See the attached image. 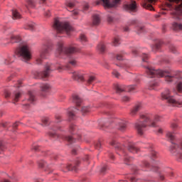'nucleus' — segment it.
Returning a JSON list of instances; mask_svg holds the SVG:
<instances>
[{"label":"nucleus","instance_id":"obj_58","mask_svg":"<svg viewBox=\"0 0 182 182\" xmlns=\"http://www.w3.org/2000/svg\"><path fill=\"white\" fill-rule=\"evenodd\" d=\"M73 16H77L79 15V10H73L72 11Z\"/></svg>","mask_w":182,"mask_h":182},{"label":"nucleus","instance_id":"obj_63","mask_svg":"<svg viewBox=\"0 0 182 182\" xmlns=\"http://www.w3.org/2000/svg\"><path fill=\"white\" fill-rule=\"evenodd\" d=\"M106 168L107 166H104L102 168H101V173H105L106 171Z\"/></svg>","mask_w":182,"mask_h":182},{"label":"nucleus","instance_id":"obj_50","mask_svg":"<svg viewBox=\"0 0 182 182\" xmlns=\"http://www.w3.org/2000/svg\"><path fill=\"white\" fill-rule=\"evenodd\" d=\"M12 62H14V60L11 59V57H9L6 60H4V64L9 65V63H12Z\"/></svg>","mask_w":182,"mask_h":182},{"label":"nucleus","instance_id":"obj_42","mask_svg":"<svg viewBox=\"0 0 182 182\" xmlns=\"http://www.w3.org/2000/svg\"><path fill=\"white\" fill-rule=\"evenodd\" d=\"M111 146H114L115 149H119L120 148V144L117 143L116 141H112L110 143Z\"/></svg>","mask_w":182,"mask_h":182},{"label":"nucleus","instance_id":"obj_27","mask_svg":"<svg viewBox=\"0 0 182 182\" xmlns=\"http://www.w3.org/2000/svg\"><path fill=\"white\" fill-rule=\"evenodd\" d=\"M97 49L99 50V52L103 53V52L106 50V46H105V43H100L97 46Z\"/></svg>","mask_w":182,"mask_h":182},{"label":"nucleus","instance_id":"obj_16","mask_svg":"<svg viewBox=\"0 0 182 182\" xmlns=\"http://www.w3.org/2000/svg\"><path fill=\"white\" fill-rule=\"evenodd\" d=\"M72 77L74 80H77V82H82L83 80V73L80 71H73Z\"/></svg>","mask_w":182,"mask_h":182},{"label":"nucleus","instance_id":"obj_56","mask_svg":"<svg viewBox=\"0 0 182 182\" xmlns=\"http://www.w3.org/2000/svg\"><path fill=\"white\" fill-rule=\"evenodd\" d=\"M122 102H130V97H127V96H124L122 97Z\"/></svg>","mask_w":182,"mask_h":182},{"label":"nucleus","instance_id":"obj_3","mask_svg":"<svg viewBox=\"0 0 182 182\" xmlns=\"http://www.w3.org/2000/svg\"><path fill=\"white\" fill-rule=\"evenodd\" d=\"M165 6H162L164 11H171L172 19L182 21V0H168Z\"/></svg>","mask_w":182,"mask_h":182},{"label":"nucleus","instance_id":"obj_17","mask_svg":"<svg viewBox=\"0 0 182 182\" xmlns=\"http://www.w3.org/2000/svg\"><path fill=\"white\" fill-rule=\"evenodd\" d=\"M128 151H129V153H133V154H136V153H139V148L136 147V145L133 143H131L128 145Z\"/></svg>","mask_w":182,"mask_h":182},{"label":"nucleus","instance_id":"obj_7","mask_svg":"<svg viewBox=\"0 0 182 182\" xmlns=\"http://www.w3.org/2000/svg\"><path fill=\"white\" fill-rule=\"evenodd\" d=\"M53 28L58 33L70 35V32L73 31V28L68 23L60 22L59 20H55Z\"/></svg>","mask_w":182,"mask_h":182},{"label":"nucleus","instance_id":"obj_40","mask_svg":"<svg viewBox=\"0 0 182 182\" xmlns=\"http://www.w3.org/2000/svg\"><path fill=\"white\" fill-rule=\"evenodd\" d=\"M28 4L31 8H35V5L36 4V0H28Z\"/></svg>","mask_w":182,"mask_h":182},{"label":"nucleus","instance_id":"obj_14","mask_svg":"<svg viewBox=\"0 0 182 182\" xmlns=\"http://www.w3.org/2000/svg\"><path fill=\"white\" fill-rule=\"evenodd\" d=\"M124 10L128 12H136L137 11V4L134 1H132L129 4L124 6Z\"/></svg>","mask_w":182,"mask_h":182},{"label":"nucleus","instance_id":"obj_45","mask_svg":"<svg viewBox=\"0 0 182 182\" xmlns=\"http://www.w3.org/2000/svg\"><path fill=\"white\" fill-rule=\"evenodd\" d=\"M43 122V124H44V126H48V124H49V118L48 117H45L42 119Z\"/></svg>","mask_w":182,"mask_h":182},{"label":"nucleus","instance_id":"obj_15","mask_svg":"<svg viewBox=\"0 0 182 182\" xmlns=\"http://www.w3.org/2000/svg\"><path fill=\"white\" fill-rule=\"evenodd\" d=\"M141 167L142 168V169H141L142 171H147V170H146V168H150L151 171H157V170H159L158 166H150V164H149V162H147L146 161L142 162Z\"/></svg>","mask_w":182,"mask_h":182},{"label":"nucleus","instance_id":"obj_1","mask_svg":"<svg viewBox=\"0 0 182 182\" xmlns=\"http://www.w3.org/2000/svg\"><path fill=\"white\" fill-rule=\"evenodd\" d=\"M171 129L173 130V132H166V139L168 140L171 141V145L170 147V152L173 156H176L177 157H179V159H182V141H178L176 139L175 134H177L176 130H178V124L176 122H172L171 123Z\"/></svg>","mask_w":182,"mask_h":182},{"label":"nucleus","instance_id":"obj_8","mask_svg":"<svg viewBox=\"0 0 182 182\" xmlns=\"http://www.w3.org/2000/svg\"><path fill=\"white\" fill-rule=\"evenodd\" d=\"M161 97L164 100H167L168 103L171 106H181L182 102H177L173 96H171V93L170 92V90L168 89L165 90L162 93H161Z\"/></svg>","mask_w":182,"mask_h":182},{"label":"nucleus","instance_id":"obj_28","mask_svg":"<svg viewBox=\"0 0 182 182\" xmlns=\"http://www.w3.org/2000/svg\"><path fill=\"white\" fill-rule=\"evenodd\" d=\"M22 93L21 92H16L14 95V103H16V102L19 101Z\"/></svg>","mask_w":182,"mask_h":182},{"label":"nucleus","instance_id":"obj_4","mask_svg":"<svg viewBox=\"0 0 182 182\" xmlns=\"http://www.w3.org/2000/svg\"><path fill=\"white\" fill-rule=\"evenodd\" d=\"M146 69L149 77H165V80L166 82H168V83L174 82V80L178 77V75L174 71L154 70L150 66L146 67Z\"/></svg>","mask_w":182,"mask_h":182},{"label":"nucleus","instance_id":"obj_53","mask_svg":"<svg viewBox=\"0 0 182 182\" xmlns=\"http://www.w3.org/2000/svg\"><path fill=\"white\" fill-rule=\"evenodd\" d=\"M89 4L88 3H84L83 4V11L84 12H86V11H87V9H89Z\"/></svg>","mask_w":182,"mask_h":182},{"label":"nucleus","instance_id":"obj_35","mask_svg":"<svg viewBox=\"0 0 182 182\" xmlns=\"http://www.w3.org/2000/svg\"><path fill=\"white\" fill-rule=\"evenodd\" d=\"M123 156H124V160L126 164H127V161H132L133 157H130L129 155H127V154L124 152Z\"/></svg>","mask_w":182,"mask_h":182},{"label":"nucleus","instance_id":"obj_38","mask_svg":"<svg viewBox=\"0 0 182 182\" xmlns=\"http://www.w3.org/2000/svg\"><path fill=\"white\" fill-rule=\"evenodd\" d=\"M11 42H15L18 43V42H21V37L18 36H13L11 37Z\"/></svg>","mask_w":182,"mask_h":182},{"label":"nucleus","instance_id":"obj_30","mask_svg":"<svg viewBox=\"0 0 182 182\" xmlns=\"http://www.w3.org/2000/svg\"><path fill=\"white\" fill-rule=\"evenodd\" d=\"M142 6H144V8H145L146 9H149V11H154V8L153 7V6H151V4H150L149 2L146 1L145 3H144L142 4Z\"/></svg>","mask_w":182,"mask_h":182},{"label":"nucleus","instance_id":"obj_20","mask_svg":"<svg viewBox=\"0 0 182 182\" xmlns=\"http://www.w3.org/2000/svg\"><path fill=\"white\" fill-rule=\"evenodd\" d=\"M92 25L97 26L100 25V16L99 14H94L92 16Z\"/></svg>","mask_w":182,"mask_h":182},{"label":"nucleus","instance_id":"obj_49","mask_svg":"<svg viewBox=\"0 0 182 182\" xmlns=\"http://www.w3.org/2000/svg\"><path fill=\"white\" fill-rule=\"evenodd\" d=\"M95 149H97V150H100V148L102 147V143H100V141L96 142L95 144Z\"/></svg>","mask_w":182,"mask_h":182},{"label":"nucleus","instance_id":"obj_59","mask_svg":"<svg viewBox=\"0 0 182 182\" xmlns=\"http://www.w3.org/2000/svg\"><path fill=\"white\" fill-rule=\"evenodd\" d=\"M49 136L50 137H58V134H56V133L55 132H49Z\"/></svg>","mask_w":182,"mask_h":182},{"label":"nucleus","instance_id":"obj_13","mask_svg":"<svg viewBox=\"0 0 182 182\" xmlns=\"http://www.w3.org/2000/svg\"><path fill=\"white\" fill-rule=\"evenodd\" d=\"M69 132L71 134H74L73 138L72 136H66L65 140L68 141L69 143L75 142V139H76V134L77 133V127L74 124L70 126Z\"/></svg>","mask_w":182,"mask_h":182},{"label":"nucleus","instance_id":"obj_57","mask_svg":"<svg viewBox=\"0 0 182 182\" xmlns=\"http://www.w3.org/2000/svg\"><path fill=\"white\" fill-rule=\"evenodd\" d=\"M32 150H34V151H38L39 146H38L36 144L33 145Z\"/></svg>","mask_w":182,"mask_h":182},{"label":"nucleus","instance_id":"obj_46","mask_svg":"<svg viewBox=\"0 0 182 182\" xmlns=\"http://www.w3.org/2000/svg\"><path fill=\"white\" fill-rule=\"evenodd\" d=\"M65 5L68 8H73V6H75V3L72 1H67Z\"/></svg>","mask_w":182,"mask_h":182},{"label":"nucleus","instance_id":"obj_5","mask_svg":"<svg viewBox=\"0 0 182 182\" xmlns=\"http://www.w3.org/2000/svg\"><path fill=\"white\" fill-rule=\"evenodd\" d=\"M16 55L23 62H29L32 59V54L31 53V48L28 44L24 43L18 47L15 50Z\"/></svg>","mask_w":182,"mask_h":182},{"label":"nucleus","instance_id":"obj_9","mask_svg":"<svg viewBox=\"0 0 182 182\" xmlns=\"http://www.w3.org/2000/svg\"><path fill=\"white\" fill-rule=\"evenodd\" d=\"M120 2V0H114L110 1V0H99L96 1V5H102L105 9H110V8H116L117 4Z\"/></svg>","mask_w":182,"mask_h":182},{"label":"nucleus","instance_id":"obj_51","mask_svg":"<svg viewBox=\"0 0 182 182\" xmlns=\"http://www.w3.org/2000/svg\"><path fill=\"white\" fill-rule=\"evenodd\" d=\"M124 55L122 53L117 54L116 56L117 60H123Z\"/></svg>","mask_w":182,"mask_h":182},{"label":"nucleus","instance_id":"obj_32","mask_svg":"<svg viewBox=\"0 0 182 182\" xmlns=\"http://www.w3.org/2000/svg\"><path fill=\"white\" fill-rule=\"evenodd\" d=\"M36 24L33 22L28 23L26 26L25 27L26 29L28 31H33L35 29Z\"/></svg>","mask_w":182,"mask_h":182},{"label":"nucleus","instance_id":"obj_54","mask_svg":"<svg viewBox=\"0 0 182 182\" xmlns=\"http://www.w3.org/2000/svg\"><path fill=\"white\" fill-rule=\"evenodd\" d=\"M128 178H129L130 182L137 181V179H136V177H134V176H129Z\"/></svg>","mask_w":182,"mask_h":182},{"label":"nucleus","instance_id":"obj_39","mask_svg":"<svg viewBox=\"0 0 182 182\" xmlns=\"http://www.w3.org/2000/svg\"><path fill=\"white\" fill-rule=\"evenodd\" d=\"M67 170H68V171H76V170H77V168H76V166H72V165H68L66 166Z\"/></svg>","mask_w":182,"mask_h":182},{"label":"nucleus","instance_id":"obj_48","mask_svg":"<svg viewBox=\"0 0 182 182\" xmlns=\"http://www.w3.org/2000/svg\"><path fill=\"white\" fill-rule=\"evenodd\" d=\"M112 75H113V76H114L115 77H120V73L117 71V70H114L113 71H112Z\"/></svg>","mask_w":182,"mask_h":182},{"label":"nucleus","instance_id":"obj_29","mask_svg":"<svg viewBox=\"0 0 182 182\" xmlns=\"http://www.w3.org/2000/svg\"><path fill=\"white\" fill-rule=\"evenodd\" d=\"M79 41L82 45H86V43L87 42V38L85 34H80Z\"/></svg>","mask_w":182,"mask_h":182},{"label":"nucleus","instance_id":"obj_22","mask_svg":"<svg viewBox=\"0 0 182 182\" xmlns=\"http://www.w3.org/2000/svg\"><path fill=\"white\" fill-rule=\"evenodd\" d=\"M73 101L76 104L77 107H79V106H80V103H82V99H80V97L77 95H73Z\"/></svg>","mask_w":182,"mask_h":182},{"label":"nucleus","instance_id":"obj_34","mask_svg":"<svg viewBox=\"0 0 182 182\" xmlns=\"http://www.w3.org/2000/svg\"><path fill=\"white\" fill-rule=\"evenodd\" d=\"M112 45L114 46H119V45H120V38H119L118 36L114 37L112 41Z\"/></svg>","mask_w":182,"mask_h":182},{"label":"nucleus","instance_id":"obj_12","mask_svg":"<svg viewBox=\"0 0 182 182\" xmlns=\"http://www.w3.org/2000/svg\"><path fill=\"white\" fill-rule=\"evenodd\" d=\"M114 89L117 93H122L123 92H133L134 89H136V85H122L119 84H116L114 85Z\"/></svg>","mask_w":182,"mask_h":182},{"label":"nucleus","instance_id":"obj_44","mask_svg":"<svg viewBox=\"0 0 182 182\" xmlns=\"http://www.w3.org/2000/svg\"><path fill=\"white\" fill-rule=\"evenodd\" d=\"M95 76H90L87 80L88 85H92V83L95 82Z\"/></svg>","mask_w":182,"mask_h":182},{"label":"nucleus","instance_id":"obj_19","mask_svg":"<svg viewBox=\"0 0 182 182\" xmlns=\"http://www.w3.org/2000/svg\"><path fill=\"white\" fill-rule=\"evenodd\" d=\"M141 109V104H137L136 105L133 109H131V112L130 114L131 116H136V114H137V112H139V110H140Z\"/></svg>","mask_w":182,"mask_h":182},{"label":"nucleus","instance_id":"obj_25","mask_svg":"<svg viewBox=\"0 0 182 182\" xmlns=\"http://www.w3.org/2000/svg\"><path fill=\"white\" fill-rule=\"evenodd\" d=\"M171 28L173 31H182V24L174 22L172 23Z\"/></svg>","mask_w":182,"mask_h":182},{"label":"nucleus","instance_id":"obj_24","mask_svg":"<svg viewBox=\"0 0 182 182\" xmlns=\"http://www.w3.org/2000/svg\"><path fill=\"white\" fill-rule=\"evenodd\" d=\"M91 110L92 108L90 106H82L81 108V113L83 116H85V114H87V113H89Z\"/></svg>","mask_w":182,"mask_h":182},{"label":"nucleus","instance_id":"obj_52","mask_svg":"<svg viewBox=\"0 0 182 182\" xmlns=\"http://www.w3.org/2000/svg\"><path fill=\"white\" fill-rule=\"evenodd\" d=\"M151 159L152 160H154V159H157V152L155 151H151Z\"/></svg>","mask_w":182,"mask_h":182},{"label":"nucleus","instance_id":"obj_2","mask_svg":"<svg viewBox=\"0 0 182 182\" xmlns=\"http://www.w3.org/2000/svg\"><path fill=\"white\" fill-rule=\"evenodd\" d=\"M161 119L159 115H156L153 119H151L149 115H141L139 120L135 123V129L138 134L143 136L147 127H156L157 126L156 123L160 122Z\"/></svg>","mask_w":182,"mask_h":182},{"label":"nucleus","instance_id":"obj_21","mask_svg":"<svg viewBox=\"0 0 182 182\" xmlns=\"http://www.w3.org/2000/svg\"><path fill=\"white\" fill-rule=\"evenodd\" d=\"M28 98L27 99L29 103H33L36 100L35 98V92L33 91H28Z\"/></svg>","mask_w":182,"mask_h":182},{"label":"nucleus","instance_id":"obj_36","mask_svg":"<svg viewBox=\"0 0 182 182\" xmlns=\"http://www.w3.org/2000/svg\"><path fill=\"white\" fill-rule=\"evenodd\" d=\"M38 166L41 167V168H49V166H48V164L45 161H40L38 162Z\"/></svg>","mask_w":182,"mask_h":182},{"label":"nucleus","instance_id":"obj_47","mask_svg":"<svg viewBox=\"0 0 182 182\" xmlns=\"http://www.w3.org/2000/svg\"><path fill=\"white\" fill-rule=\"evenodd\" d=\"M69 63H70V65H72V66H76L77 61L75 59L71 58L69 60Z\"/></svg>","mask_w":182,"mask_h":182},{"label":"nucleus","instance_id":"obj_6","mask_svg":"<svg viewBox=\"0 0 182 182\" xmlns=\"http://www.w3.org/2000/svg\"><path fill=\"white\" fill-rule=\"evenodd\" d=\"M77 52H80V49L73 46L65 47L63 42L60 41L57 43L55 56L62 58L63 55H72V53H76Z\"/></svg>","mask_w":182,"mask_h":182},{"label":"nucleus","instance_id":"obj_26","mask_svg":"<svg viewBox=\"0 0 182 182\" xmlns=\"http://www.w3.org/2000/svg\"><path fill=\"white\" fill-rule=\"evenodd\" d=\"M40 88L42 92H49L50 90V85L49 84H41Z\"/></svg>","mask_w":182,"mask_h":182},{"label":"nucleus","instance_id":"obj_33","mask_svg":"<svg viewBox=\"0 0 182 182\" xmlns=\"http://www.w3.org/2000/svg\"><path fill=\"white\" fill-rule=\"evenodd\" d=\"M159 86V82L156 81L152 82L149 84L150 90H156V88Z\"/></svg>","mask_w":182,"mask_h":182},{"label":"nucleus","instance_id":"obj_23","mask_svg":"<svg viewBox=\"0 0 182 182\" xmlns=\"http://www.w3.org/2000/svg\"><path fill=\"white\" fill-rule=\"evenodd\" d=\"M126 127H127V124L124 121H120L118 123V127H117L118 130H120L121 132H124V130H126Z\"/></svg>","mask_w":182,"mask_h":182},{"label":"nucleus","instance_id":"obj_11","mask_svg":"<svg viewBox=\"0 0 182 182\" xmlns=\"http://www.w3.org/2000/svg\"><path fill=\"white\" fill-rule=\"evenodd\" d=\"M45 69L46 70L43 72L37 73L38 79H45V77H48L50 73V71L56 70V68H55L53 64H46Z\"/></svg>","mask_w":182,"mask_h":182},{"label":"nucleus","instance_id":"obj_55","mask_svg":"<svg viewBox=\"0 0 182 182\" xmlns=\"http://www.w3.org/2000/svg\"><path fill=\"white\" fill-rule=\"evenodd\" d=\"M144 31V27L143 26H139L137 28V33H141Z\"/></svg>","mask_w":182,"mask_h":182},{"label":"nucleus","instance_id":"obj_41","mask_svg":"<svg viewBox=\"0 0 182 182\" xmlns=\"http://www.w3.org/2000/svg\"><path fill=\"white\" fill-rule=\"evenodd\" d=\"M176 89L178 92H179V93H182V81H180L179 82H178Z\"/></svg>","mask_w":182,"mask_h":182},{"label":"nucleus","instance_id":"obj_43","mask_svg":"<svg viewBox=\"0 0 182 182\" xmlns=\"http://www.w3.org/2000/svg\"><path fill=\"white\" fill-rule=\"evenodd\" d=\"M141 58L142 62H147V60L149 59V55L146 53H142Z\"/></svg>","mask_w":182,"mask_h":182},{"label":"nucleus","instance_id":"obj_61","mask_svg":"<svg viewBox=\"0 0 182 182\" xmlns=\"http://www.w3.org/2000/svg\"><path fill=\"white\" fill-rule=\"evenodd\" d=\"M113 17H112V16H107V21L108 22H112L113 21Z\"/></svg>","mask_w":182,"mask_h":182},{"label":"nucleus","instance_id":"obj_64","mask_svg":"<svg viewBox=\"0 0 182 182\" xmlns=\"http://www.w3.org/2000/svg\"><path fill=\"white\" fill-rule=\"evenodd\" d=\"M80 182H89L87 181V178H82L80 180Z\"/></svg>","mask_w":182,"mask_h":182},{"label":"nucleus","instance_id":"obj_60","mask_svg":"<svg viewBox=\"0 0 182 182\" xmlns=\"http://www.w3.org/2000/svg\"><path fill=\"white\" fill-rule=\"evenodd\" d=\"M170 50H171L173 53H176V47L174 46H170Z\"/></svg>","mask_w":182,"mask_h":182},{"label":"nucleus","instance_id":"obj_31","mask_svg":"<svg viewBox=\"0 0 182 182\" xmlns=\"http://www.w3.org/2000/svg\"><path fill=\"white\" fill-rule=\"evenodd\" d=\"M12 18L13 19H19L21 18V14H19V12L16 10H12Z\"/></svg>","mask_w":182,"mask_h":182},{"label":"nucleus","instance_id":"obj_62","mask_svg":"<svg viewBox=\"0 0 182 182\" xmlns=\"http://www.w3.org/2000/svg\"><path fill=\"white\" fill-rule=\"evenodd\" d=\"M1 151H4V145L2 142L0 141V153H1Z\"/></svg>","mask_w":182,"mask_h":182},{"label":"nucleus","instance_id":"obj_10","mask_svg":"<svg viewBox=\"0 0 182 182\" xmlns=\"http://www.w3.org/2000/svg\"><path fill=\"white\" fill-rule=\"evenodd\" d=\"M50 50V48L49 47V46L44 45L40 53V55L36 59V63H37V65H41L43 59H46V56L49 55Z\"/></svg>","mask_w":182,"mask_h":182},{"label":"nucleus","instance_id":"obj_18","mask_svg":"<svg viewBox=\"0 0 182 182\" xmlns=\"http://www.w3.org/2000/svg\"><path fill=\"white\" fill-rule=\"evenodd\" d=\"M77 110V109L75 107H71L68 109V117L70 120H73V119H75Z\"/></svg>","mask_w":182,"mask_h":182},{"label":"nucleus","instance_id":"obj_37","mask_svg":"<svg viewBox=\"0 0 182 182\" xmlns=\"http://www.w3.org/2000/svg\"><path fill=\"white\" fill-rule=\"evenodd\" d=\"M161 48V42L156 43L154 46H152V50L156 52V50H159Z\"/></svg>","mask_w":182,"mask_h":182}]
</instances>
